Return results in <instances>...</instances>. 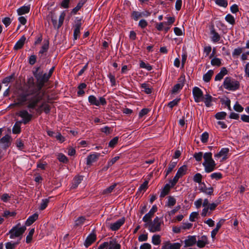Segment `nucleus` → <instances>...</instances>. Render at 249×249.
Listing matches in <instances>:
<instances>
[{"label": "nucleus", "instance_id": "10", "mask_svg": "<svg viewBox=\"0 0 249 249\" xmlns=\"http://www.w3.org/2000/svg\"><path fill=\"white\" fill-rule=\"evenodd\" d=\"M185 81V76L182 75L178 79V83L174 86L172 88V92L176 93L180 91L183 87Z\"/></svg>", "mask_w": 249, "mask_h": 249}, {"label": "nucleus", "instance_id": "17", "mask_svg": "<svg viewBox=\"0 0 249 249\" xmlns=\"http://www.w3.org/2000/svg\"><path fill=\"white\" fill-rule=\"evenodd\" d=\"M199 190L203 193L208 195H212L213 194V189L212 187L207 188L206 184L203 182L200 184Z\"/></svg>", "mask_w": 249, "mask_h": 249}, {"label": "nucleus", "instance_id": "19", "mask_svg": "<svg viewBox=\"0 0 249 249\" xmlns=\"http://www.w3.org/2000/svg\"><path fill=\"white\" fill-rule=\"evenodd\" d=\"M228 73V71L225 67H223L220 71L215 76V81H220L223 77Z\"/></svg>", "mask_w": 249, "mask_h": 249}, {"label": "nucleus", "instance_id": "8", "mask_svg": "<svg viewBox=\"0 0 249 249\" xmlns=\"http://www.w3.org/2000/svg\"><path fill=\"white\" fill-rule=\"evenodd\" d=\"M194 100L196 103H199L203 100V93L202 90L197 87H195L192 90Z\"/></svg>", "mask_w": 249, "mask_h": 249}, {"label": "nucleus", "instance_id": "15", "mask_svg": "<svg viewBox=\"0 0 249 249\" xmlns=\"http://www.w3.org/2000/svg\"><path fill=\"white\" fill-rule=\"evenodd\" d=\"M100 156V154L98 153H94L89 155L87 158V164L88 165H91L92 163L97 160Z\"/></svg>", "mask_w": 249, "mask_h": 249}, {"label": "nucleus", "instance_id": "24", "mask_svg": "<svg viewBox=\"0 0 249 249\" xmlns=\"http://www.w3.org/2000/svg\"><path fill=\"white\" fill-rule=\"evenodd\" d=\"M11 137L9 135H6L0 140V143L2 144L5 148L10 145V140Z\"/></svg>", "mask_w": 249, "mask_h": 249}, {"label": "nucleus", "instance_id": "35", "mask_svg": "<svg viewBox=\"0 0 249 249\" xmlns=\"http://www.w3.org/2000/svg\"><path fill=\"white\" fill-rule=\"evenodd\" d=\"M49 41L47 40L46 41H44V43L39 52V54H43L44 53L47 52L49 49Z\"/></svg>", "mask_w": 249, "mask_h": 249}, {"label": "nucleus", "instance_id": "38", "mask_svg": "<svg viewBox=\"0 0 249 249\" xmlns=\"http://www.w3.org/2000/svg\"><path fill=\"white\" fill-rule=\"evenodd\" d=\"M204 208L202 210L201 215L202 217H206L207 215H210L212 214L211 211L209 209V206H203Z\"/></svg>", "mask_w": 249, "mask_h": 249}, {"label": "nucleus", "instance_id": "61", "mask_svg": "<svg viewBox=\"0 0 249 249\" xmlns=\"http://www.w3.org/2000/svg\"><path fill=\"white\" fill-rule=\"evenodd\" d=\"M193 224L189 222H183L181 226V229L183 230H189L192 228Z\"/></svg>", "mask_w": 249, "mask_h": 249}, {"label": "nucleus", "instance_id": "51", "mask_svg": "<svg viewBox=\"0 0 249 249\" xmlns=\"http://www.w3.org/2000/svg\"><path fill=\"white\" fill-rule=\"evenodd\" d=\"M14 80V74H13L11 75H9L8 76L4 78L2 82L3 84H8L10 82L13 81Z\"/></svg>", "mask_w": 249, "mask_h": 249}, {"label": "nucleus", "instance_id": "7", "mask_svg": "<svg viewBox=\"0 0 249 249\" xmlns=\"http://www.w3.org/2000/svg\"><path fill=\"white\" fill-rule=\"evenodd\" d=\"M230 149L229 148H222L220 151L214 155L215 159H220V161H223L229 158Z\"/></svg>", "mask_w": 249, "mask_h": 249}, {"label": "nucleus", "instance_id": "20", "mask_svg": "<svg viewBox=\"0 0 249 249\" xmlns=\"http://www.w3.org/2000/svg\"><path fill=\"white\" fill-rule=\"evenodd\" d=\"M26 40V37L24 36H23L21 38L16 42V44L14 47V49L15 50L20 49L23 46L25 41Z\"/></svg>", "mask_w": 249, "mask_h": 249}, {"label": "nucleus", "instance_id": "32", "mask_svg": "<svg viewBox=\"0 0 249 249\" xmlns=\"http://www.w3.org/2000/svg\"><path fill=\"white\" fill-rule=\"evenodd\" d=\"M141 88L146 94H150L152 92V88L148 84L142 83L141 85Z\"/></svg>", "mask_w": 249, "mask_h": 249}, {"label": "nucleus", "instance_id": "36", "mask_svg": "<svg viewBox=\"0 0 249 249\" xmlns=\"http://www.w3.org/2000/svg\"><path fill=\"white\" fill-rule=\"evenodd\" d=\"M186 170L187 166L186 165H183L178 169L176 174L181 178L186 174Z\"/></svg>", "mask_w": 249, "mask_h": 249}, {"label": "nucleus", "instance_id": "42", "mask_svg": "<svg viewBox=\"0 0 249 249\" xmlns=\"http://www.w3.org/2000/svg\"><path fill=\"white\" fill-rule=\"evenodd\" d=\"M35 232V229L33 228L30 230L29 231L28 234L27 235L26 237V242L27 244H29L31 242L32 240V237L33 236V234Z\"/></svg>", "mask_w": 249, "mask_h": 249}, {"label": "nucleus", "instance_id": "21", "mask_svg": "<svg viewBox=\"0 0 249 249\" xmlns=\"http://www.w3.org/2000/svg\"><path fill=\"white\" fill-rule=\"evenodd\" d=\"M156 28L158 31L164 30L166 32H168L170 28V26H168L165 22L157 23Z\"/></svg>", "mask_w": 249, "mask_h": 249}, {"label": "nucleus", "instance_id": "40", "mask_svg": "<svg viewBox=\"0 0 249 249\" xmlns=\"http://www.w3.org/2000/svg\"><path fill=\"white\" fill-rule=\"evenodd\" d=\"M83 180L82 176H78L74 178L73 179V182L72 184V187L73 188H76L78 185L80 183L81 181Z\"/></svg>", "mask_w": 249, "mask_h": 249}, {"label": "nucleus", "instance_id": "60", "mask_svg": "<svg viewBox=\"0 0 249 249\" xmlns=\"http://www.w3.org/2000/svg\"><path fill=\"white\" fill-rule=\"evenodd\" d=\"M18 243V242L12 243L11 242H9L6 243L5 247L6 249H14Z\"/></svg>", "mask_w": 249, "mask_h": 249}, {"label": "nucleus", "instance_id": "5", "mask_svg": "<svg viewBox=\"0 0 249 249\" xmlns=\"http://www.w3.org/2000/svg\"><path fill=\"white\" fill-rule=\"evenodd\" d=\"M16 114L22 118V120L19 121L25 124L29 123L33 117V115L25 109L20 110Z\"/></svg>", "mask_w": 249, "mask_h": 249}, {"label": "nucleus", "instance_id": "6", "mask_svg": "<svg viewBox=\"0 0 249 249\" xmlns=\"http://www.w3.org/2000/svg\"><path fill=\"white\" fill-rule=\"evenodd\" d=\"M89 102L92 105L96 106H105L107 105V101L104 97H100L99 100L94 95H90L88 97Z\"/></svg>", "mask_w": 249, "mask_h": 249}, {"label": "nucleus", "instance_id": "3", "mask_svg": "<svg viewBox=\"0 0 249 249\" xmlns=\"http://www.w3.org/2000/svg\"><path fill=\"white\" fill-rule=\"evenodd\" d=\"M26 230L25 226H20L18 223L14 226L9 231L8 234L10 235L11 239H14L21 236Z\"/></svg>", "mask_w": 249, "mask_h": 249}, {"label": "nucleus", "instance_id": "46", "mask_svg": "<svg viewBox=\"0 0 249 249\" xmlns=\"http://www.w3.org/2000/svg\"><path fill=\"white\" fill-rule=\"evenodd\" d=\"M177 165V162H171L168 165V168L166 170V177L172 172Z\"/></svg>", "mask_w": 249, "mask_h": 249}, {"label": "nucleus", "instance_id": "33", "mask_svg": "<svg viewBox=\"0 0 249 249\" xmlns=\"http://www.w3.org/2000/svg\"><path fill=\"white\" fill-rule=\"evenodd\" d=\"M145 15L143 13L138 11H133L131 14L132 18L135 21H137L140 18L143 17Z\"/></svg>", "mask_w": 249, "mask_h": 249}, {"label": "nucleus", "instance_id": "16", "mask_svg": "<svg viewBox=\"0 0 249 249\" xmlns=\"http://www.w3.org/2000/svg\"><path fill=\"white\" fill-rule=\"evenodd\" d=\"M184 247H192L196 243V236L189 235L184 241Z\"/></svg>", "mask_w": 249, "mask_h": 249}, {"label": "nucleus", "instance_id": "48", "mask_svg": "<svg viewBox=\"0 0 249 249\" xmlns=\"http://www.w3.org/2000/svg\"><path fill=\"white\" fill-rule=\"evenodd\" d=\"M16 215V213L15 211L10 212L9 211L6 210L4 211L2 216L5 218H8L9 217H14Z\"/></svg>", "mask_w": 249, "mask_h": 249}, {"label": "nucleus", "instance_id": "28", "mask_svg": "<svg viewBox=\"0 0 249 249\" xmlns=\"http://www.w3.org/2000/svg\"><path fill=\"white\" fill-rule=\"evenodd\" d=\"M21 124V122L19 121L15 123L12 129V132L14 134H19L20 132Z\"/></svg>", "mask_w": 249, "mask_h": 249}, {"label": "nucleus", "instance_id": "37", "mask_svg": "<svg viewBox=\"0 0 249 249\" xmlns=\"http://www.w3.org/2000/svg\"><path fill=\"white\" fill-rule=\"evenodd\" d=\"M86 220V218L84 216H80L75 221V227H78L82 226L84 224L85 221Z\"/></svg>", "mask_w": 249, "mask_h": 249}, {"label": "nucleus", "instance_id": "59", "mask_svg": "<svg viewBox=\"0 0 249 249\" xmlns=\"http://www.w3.org/2000/svg\"><path fill=\"white\" fill-rule=\"evenodd\" d=\"M108 78L109 79L110 82L111 83V86L114 87L116 85V79L114 75H112L111 73H109L107 75Z\"/></svg>", "mask_w": 249, "mask_h": 249}, {"label": "nucleus", "instance_id": "18", "mask_svg": "<svg viewBox=\"0 0 249 249\" xmlns=\"http://www.w3.org/2000/svg\"><path fill=\"white\" fill-rule=\"evenodd\" d=\"M96 237L94 233L90 234L86 238L84 245L86 248L90 246L96 240Z\"/></svg>", "mask_w": 249, "mask_h": 249}, {"label": "nucleus", "instance_id": "57", "mask_svg": "<svg viewBox=\"0 0 249 249\" xmlns=\"http://www.w3.org/2000/svg\"><path fill=\"white\" fill-rule=\"evenodd\" d=\"M180 178V177L176 174L175 176L173 178V179H171L169 181V184L170 185H171V186L174 187L176 184V183L178 182V181Z\"/></svg>", "mask_w": 249, "mask_h": 249}, {"label": "nucleus", "instance_id": "52", "mask_svg": "<svg viewBox=\"0 0 249 249\" xmlns=\"http://www.w3.org/2000/svg\"><path fill=\"white\" fill-rule=\"evenodd\" d=\"M212 179H215L216 180H219L222 178V174L220 172L213 173L211 175Z\"/></svg>", "mask_w": 249, "mask_h": 249}, {"label": "nucleus", "instance_id": "14", "mask_svg": "<svg viewBox=\"0 0 249 249\" xmlns=\"http://www.w3.org/2000/svg\"><path fill=\"white\" fill-rule=\"evenodd\" d=\"M124 222L125 218L122 217L115 222L111 223L109 225V229L112 231H117L124 223Z\"/></svg>", "mask_w": 249, "mask_h": 249}, {"label": "nucleus", "instance_id": "9", "mask_svg": "<svg viewBox=\"0 0 249 249\" xmlns=\"http://www.w3.org/2000/svg\"><path fill=\"white\" fill-rule=\"evenodd\" d=\"M42 99V97L39 95V93L36 94L28 101L27 107L30 109L31 112V109H34L38 103Z\"/></svg>", "mask_w": 249, "mask_h": 249}, {"label": "nucleus", "instance_id": "54", "mask_svg": "<svg viewBox=\"0 0 249 249\" xmlns=\"http://www.w3.org/2000/svg\"><path fill=\"white\" fill-rule=\"evenodd\" d=\"M227 113L225 112L222 111L217 113L215 115V117L217 120H221L225 118Z\"/></svg>", "mask_w": 249, "mask_h": 249}, {"label": "nucleus", "instance_id": "12", "mask_svg": "<svg viewBox=\"0 0 249 249\" xmlns=\"http://www.w3.org/2000/svg\"><path fill=\"white\" fill-rule=\"evenodd\" d=\"M181 244L180 243H172L170 241H166L163 243L161 249H180Z\"/></svg>", "mask_w": 249, "mask_h": 249}, {"label": "nucleus", "instance_id": "63", "mask_svg": "<svg viewBox=\"0 0 249 249\" xmlns=\"http://www.w3.org/2000/svg\"><path fill=\"white\" fill-rule=\"evenodd\" d=\"M118 141V138L115 137L113 138L109 142L108 146L110 147H114V146L117 143Z\"/></svg>", "mask_w": 249, "mask_h": 249}, {"label": "nucleus", "instance_id": "2", "mask_svg": "<svg viewBox=\"0 0 249 249\" xmlns=\"http://www.w3.org/2000/svg\"><path fill=\"white\" fill-rule=\"evenodd\" d=\"M223 86L228 90L235 91L239 89L240 83L231 77H226L223 81Z\"/></svg>", "mask_w": 249, "mask_h": 249}, {"label": "nucleus", "instance_id": "47", "mask_svg": "<svg viewBox=\"0 0 249 249\" xmlns=\"http://www.w3.org/2000/svg\"><path fill=\"white\" fill-rule=\"evenodd\" d=\"M204 154L202 152H196L193 155V157L196 160L197 162H200L202 158H203Z\"/></svg>", "mask_w": 249, "mask_h": 249}, {"label": "nucleus", "instance_id": "62", "mask_svg": "<svg viewBox=\"0 0 249 249\" xmlns=\"http://www.w3.org/2000/svg\"><path fill=\"white\" fill-rule=\"evenodd\" d=\"M28 95V94H23L19 96V97H18V98H17V100L19 101V103H23L26 101Z\"/></svg>", "mask_w": 249, "mask_h": 249}, {"label": "nucleus", "instance_id": "1", "mask_svg": "<svg viewBox=\"0 0 249 249\" xmlns=\"http://www.w3.org/2000/svg\"><path fill=\"white\" fill-rule=\"evenodd\" d=\"M204 161L202 165L206 173L213 172L216 168V164L213 159L212 153L211 152H206L203 156Z\"/></svg>", "mask_w": 249, "mask_h": 249}, {"label": "nucleus", "instance_id": "55", "mask_svg": "<svg viewBox=\"0 0 249 249\" xmlns=\"http://www.w3.org/2000/svg\"><path fill=\"white\" fill-rule=\"evenodd\" d=\"M209 139V134L207 132L203 133L200 137L201 141L202 143H206L207 142Z\"/></svg>", "mask_w": 249, "mask_h": 249}, {"label": "nucleus", "instance_id": "39", "mask_svg": "<svg viewBox=\"0 0 249 249\" xmlns=\"http://www.w3.org/2000/svg\"><path fill=\"white\" fill-rule=\"evenodd\" d=\"M57 159L60 162L66 163L68 162L67 157L62 153H58L57 155Z\"/></svg>", "mask_w": 249, "mask_h": 249}, {"label": "nucleus", "instance_id": "34", "mask_svg": "<svg viewBox=\"0 0 249 249\" xmlns=\"http://www.w3.org/2000/svg\"><path fill=\"white\" fill-rule=\"evenodd\" d=\"M212 96L210 94H206L205 97H203V101L205 106L207 107H210L211 106V102L212 101Z\"/></svg>", "mask_w": 249, "mask_h": 249}, {"label": "nucleus", "instance_id": "27", "mask_svg": "<svg viewBox=\"0 0 249 249\" xmlns=\"http://www.w3.org/2000/svg\"><path fill=\"white\" fill-rule=\"evenodd\" d=\"M30 6H23L19 8L17 10V12L18 15H22L27 13H28L30 11Z\"/></svg>", "mask_w": 249, "mask_h": 249}, {"label": "nucleus", "instance_id": "49", "mask_svg": "<svg viewBox=\"0 0 249 249\" xmlns=\"http://www.w3.org/2000/svg\"><path fill=\"white\" fill-rule=\"evenodd\" d=\"M214 1L219 6L226 7L228 6L227 0H214Z\"/></svg>", "mask_w": 249, "mask_h": 249}, {"label": "nucleus", "instance_id": "31", "mask_svg": "<svg viewBox=\"0 0 249 249\" xmlns=\"http://www.w3.org/2000/svg\"><path fill=\"white\" fill-rule=\"evenodd\" d=\"M213 74V71L212 70H209L207 73L204 74L203 76V80L205 82H208L211 79V78Z\"/></svg>", "mask_w": 249, "mask_h": 249}, {"label": "nucleus", "instance_id": "22", "mask_svg": "<svg viewBox=\"0 0 249 249\" xmlns=\"http://www.w3.org/2000/svg\"><path fill=\"white\" fill-rule=\"evenodd\" d=\"M172 187H173V186H171V185H170L169 183L165 184L161 190L160 194V197H164L165 196H166L169 193V191Z\"/></svg>", "mask_w": 249, "mask_h": 249}, {"label": "nucleus", "instance_id": "44", "mask_svg": "<svg viewBox=\"0 0 249 249\" xmlns=\"http://www.w3.org/2000/svg\"><path fill=\"white\" fill-rule=\"evenodd\" d=\"M152 242L155 245H159L160 242V237L159 235H154L152 238Z\"/></svg>", "mask_w": 249, "mask_h": 249}, {"label": "nucleus", "instance_id": "23", "mask_svg": "<svg viewBox=\"0 0 249 249\" xmlns=\"http://www.w3.org/2000/svg\"><path fill=\"white\" fill-rule=\"evenodd\" d=\"M38 215L37 213H34L30 216L26 220L25 225L27 226L31 225L38 218Z\"/></svg>", "mask_w": 249, "mask_h": 249}, {"label": "nucleus", "instance_id": "30", "mask_svg": "<svg viewBox=\"0 0 249 249\" xmlns=\"http://www.w3.org/2000/svg\"><path fill=\"white\" fill-rule=\"evenodd\" d=\"M176 203V199L172 196L168 197L167 201L165 204V206L169 208H171L174 206Z\"/></svg>", "mask_w": 249, "mask_h": 249}, {"label": "nucleus", "instance_id": "13", "mask_svg": "<svg viewBox=\"0 0 249 249\" xmlns=\"http://www.w3.org/2000/svg\"><path fill=\"white\" fill-rule=\"evenodd\" d=\"M157 210L158 208L157 206L156 205H153L149 212L143 217L142 220L144 222H148L150 221L152 217Z\"/></svg>", "mask_w": 249, "mask_h": 249}, {"label": "nucleus", "instance_id": "25", "mask_svg": "<svg viewBox=\"0 0 249 249\" xmlns=\"http://www.w3.org/2000/svg\"><path fill=\"white\" fill-rule=\"evenodd\" d=\"M197 246L200 248H203L208 243L207 237L206 236H202L200 238L196 241Z\"/></svg>", "mask_w": 249, "mask_h": 249}, {"label": "nucleus", "instance_id": "26", "mask_svg": "<svg viewBox=\"0 0 249 249\" xmlns=\"http://www.w3.org/2000/svg\"><path fill=\"white\" fill-rule=\"evenodd\" d=\"M108 243L107 249H121V245L116 240H110Z\"/></svg>", "mask_w": 249, "mask_h": 249}, {"label": "nucleus", "instance_id": "50", "mask_svg": "<svg viewBox=\"0 0 249 249\" xmlns=\"http://www.w3.org/2000/svg\"><path fill=\"white\" fill-rule=\"evenodd\" d=\"M202 176L200 173H196L195 174L193 178V180L195 182L201 184L202 181Z\"/></svg>", "mask_w": 249, "mask_h": 249}, {"label": "nucleus", "instance_id": "56", "mask_svg": "<svg viewBox=\"0 0 249 249\" xmlns=\"http://www.w3.org/2000/svg\"><path fill=\"white\" fill-rule=\"evenodd\" d=\"M49 202V200L48 199H42L40 203V210H44L47 207Z\"/></svg>", "mask_w": 249, "mask_h": 249}, {"label": "nucleus", "instance_id": "58", "mask_svg": "<svg viewBox=\"0 0 249 249\" xmlns=\"http://www.w3.org/2000/svg\"><path fill=\"white\" fill-rule=\"evenodd\" d=\"M116 186V184H114L103 191V194H107L111 193Z\"/></svg>", "mask_w": 249, "mask_h": 249}, {"label": "nucleus", "instance_id": "4", "mask_svg": "<svg viewBox=\"0 0 249 249\" xmlns=\"http://www.w3.org/2000/svg\"><path fill=\"white\" fill-rule=\"evenodd\" d=\"M163 224L162 221L160 218L156 217L148 226V230L151 232L160 231L161 230V225Z\"/></svg>", "mask_w": 249, "mask_h": 249}, {"label": "nucleus", "instance_id": "43", "mask_svg": "<svg viewBox=\"0 0 249 249\" xmlns=\"http://www.w3.org/2000/svg\"><path fill=\"white\" fill-rule=\"evenodd\" d=\"M140 67L141 68H143L150 71L152 70V66L148 63H145L143 61H141L140 63Z\"/></svg>", "mask_w": 249, "mask_h": 249}, {"label": "nucleus", "instance_id": "11", "mask_svg": "<svg viewBox=\"0 0 249 249\" xmlns=\"http://www.w3.org/2000/svg\"><path fill=\"white\" fill-rule=\"evenodd\" d=\"M210 34L211 40L212 42L214 43L221 42V36L218 33L216 32L213 27L211 28Z\"/></svg>", "mask_w": 249, "mask_h": 249}, {"label": "nucleus", "instance_id": "41", "mask_svg": "<svg viewBox=\"0 0 249 249\" xmlns=\"http://www.w3.org/2000/svg\"><path fill=\"white\" fill-rule=\"evenodd\" d=\"M225 19L227 22L231 25L235 24V18L230 14L227 15L225 18Z\"/></svg>", "mask_w": 249, "mask_h": 249}, {"label": "nucleus", "instance_id": "64", "mask_svg": "<svg viewBox=\"0 0 249 249\" xmlns=\"http://www.w3.org/2000/svg\"><path fill=\"white\" fill-rule=\"evenodd\" d=\"M0 198L4 202H7L10 199L11 196L8 194H4L1 196Z\"/></svg>", "mask_w": 249, "mask_h": 249}, {"label": "nucleus", "instance_id": "53", "mask_svg": "<svg viewBox=\"0 0 249 249\" xmlns=\"http://www.w3.org/2000/svg\"><path fill=\"white\" fill-rule=\"evenodd\" d=\"M148 181L147 180H145L142 184L141 185L138 189V192H141L142 191L145 192L148 187Z\"/></svg>", "mask_w": 249, "mask_h": 249}, {"label": "nucleus", "instance_id": "29", "mask_svg": "<svg viewBox=\"0 0 249 249\" xmlns=\"http://www.w3.org/2000/svg\"><path fill=\"white\" fill-rule=\"evenodd\" d=\"M81 27V23H77L75 26L73 32V36L75 40H76L80 36Z\"/></svg>", "mask_w": 249, "mask_h": 249}, {"label": "nucleus", "instance_id": "45", "mask_svg": "<svg viewBox=\"0 0 249 249\" xmlns=\"http://www.w3.org/2000/svg\"><path fill=\"white\" fill-rule=\"evenodd\" d=\"M211 63L213 66L219 67L221 65V60L217 57H214L211 60Z\"/></svg>", "mask_w": 249, "mask_h": 249}]
</instances>
